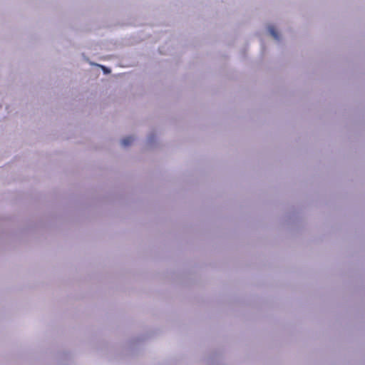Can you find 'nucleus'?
<instances>
[{
  "instance_id": "obj_1",
  "label": "nucleus",
  "mask_w": 365,
  "mask_h": 365,
  "mask_svg": "<svg viewBox=\"0 0 365 365\" xmlns=\"http://www.w3.org/2000/svg\"><path fill=\"white\" fill-rule=\"evenodd\" d=\"M134 140V138L131 136H128L122 139L121 143L123 146H128L130 145Z\"/></svg>"
},
{
  "instance_id": "obj_2",
  "label": "nucleus",
  "mask_w": 365,
  "mask_h": 365,
  "mask_svg": "<svg viewBox=\"0 0 365 365\" xmlns=\"http://www.w3.org/2000/svg\"><path fill=\"white\" fill-rule=\"evenodd\" d=\"M269 31L271 34V35L275 38V39H279V35H278V33L277 32V31L275 30V29L274 28V26H269Z\"/></svg>"
}]
</instances>
